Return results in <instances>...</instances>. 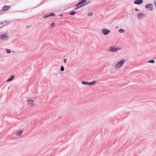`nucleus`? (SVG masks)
I'll return each instance as SVG.
<instances>
[{
  "mask_svg": "<svg viewBox=\"0 0 156 156\" xmlns=\"http://www.w3.org/2000/svg\"><path fill=\"white\" fill-rule=\"evenodd\" d=\"M119 31L121 33H123L125 32V30L122 29H119Z\"/></svg>",
  "mask_w": 156,
  "mask_h": 156,
  "instance_id": "obj_15",
  "label": "nucleus"
},
{
  "mask_svg": "<svg viewBox=\"0 0 156 156\" xmlns=\"http://www.w3.org/2000/svg\"><path fill=\"white\" fill-rule=\"evenodd\" d=\"M148 62L149 63H154V61L153 60H151L149 61Z\"/></svg>",
  "mask_w": 156,
  "mask_h": 156,
  "instance_id": "obj_20",
  "label": "nucleus"
},
{
  "mask_svg": "<svg viewBox=\"0 0 156 156\" xmlns=\"http://www.w3.org/2000/svg\"><path fill=\"white\" fill-rule=\"evenodd\" d=\"M63 16V15L62 14H60L59 15V16L60 17H62V16Z\"/></svg>",
  "mask_w": 156,
  "mask_h": 156,
  "instance_id": "obj_24",
  "label": "nucleus"
},
{
  "mask_svg": "<svg viewBox=\"0 0 156 156\" xmlns=\"http://www.w3.org/2000/svg\"><path fill=\"white\" fill-rule=\"evenodd\" d=\"M63 62L64 63H66V59H64L63 60Z\"/></svg>",
  "mask_w": 156,
  "mask_h": 156,
  "instance_id": "obj_22",
  "label": "nucleus"
},
{
  "mask_svg": "<svg viewBox=\"0 0 156 156\" xmlns=\"http://www.w3.org/2000/svg\"><path fill=\"white\" fill-rule=\"evenodd\" d=\"M76 12L75 11H73L70 12L69 14L70 15H74L76 14Z\"/></svg>",
  "mask_w": 156,
  "mask_h": 156,
  "instance_id": "obj_16",
  "label": "nucleus"
},
{
  "mask_svg": "<svg viewBox=\"0 0 156 156\" xmlns=\"http://www.w3.org/2000/svg\"><path fill=\"white\" fill-rule=\"evenodd\" d=\"M50 16H55V14L54 13H51L50 14Z\"/></svg>",
  "mask_w": 156,
  "mask_h": 156,
  "instance_id": "obj_21",
  "label": "nucleus"
},
{
  "mask_svg": "<svg viewBox=\"0 0 156 156\" xmlns=\"http://www.w3.org/2000/svg\"><path fill=\"white\" fill-rule=\"evenodd\" d=\"M50 16V14L49 15H47V14H46V15H44V18H47V17H49Z\"/></svg>",
  "mask_w": 156,
  "mask_h": 156,
  "instance_id": "obj_19",
  "label": "nucleus"
},
{
  "mask_svg": "<svg viewBox=\"0 0 156 156\" xmlns=\"http://www.w3.org/2000/svg\"><path fill=\"white\" fill-rule=\"evenodd\" d=\"M135 10L136 11H138V9H136V8L135 9Z\"/></svg>",
  "mask_w": 156,
  "mask_h": 156,
  "instance_id": "obj_25",
  "label": "nucleus"
},
{
  "mask_svg": "<svg viewBox=\"0 0 156 156\" xmlns=\"http://www.w3.org/2000/svg\"><path fill=\"white\" fill-rule=\"evenodd\" d=\"M154 5L156 8V0H154Z\"/></svg>",
  "mask_w": 156,
  "mask_h": 156,
  "instance_id": "obj_23",
  "label": "nucleus"
},
{
  "mask_svg": "<svg viewBox=\"0 0 156 156\" xmlns=\"http://www.w3.org/2000/svg\"><path fill=\"white\" fill-rule=\"evenodd\" d=\"M145 15L142 13H139L137 14V17L139 19H141L142 18L145 17Z\"/></svg>",
  "mask_w": 156,
  "mask_h": 156,
  "instance_id": "obj_9",
  "label": "nucleus"
},
{
  "mask_svg": "<svg viewBox=\"0 0 156 156\" xmlns=\"http://www.w3.org/2000/svg\"><path fill=\"white\" fill-rule=\"evenodd\" d=\"M27 102L28 104L30 105L31 107L34 106L35 105V104L33 100L30 99H28L27 100Z\"/></svg>",
  "mask_w": 156,
  "mask_h": 156,
  "instance_id": "obj_7",
  "label": "nucleus"
},
{
  "mask_svg": "<svg viewBox=\"0 0 156 156\" xmlns=\"http://www.w3.org/2000/svg\"><path fill=\"white\" fill-rule=\"evenodd\" d=\"M143 2V0H136L134 2V4H140Z\"/></svg>",
  "mask_w": 156,
  "mask_h": 156,
  "instance_id": "obj_10",
  "label": "nucleus"
},
{
  "mask_svg": "<svg viewBox=\"0 0 156 156\" xmlns=\"http://www.w3.org/2000/svg\"><path fill=\"white\" fill-rule=\"evenodd\" d=\"M8 36L7 35L5 34H1L0 35V39H1L6 40L8 38Z\"/></svg>",
  "mask_w": 156,
  "mask_h": 156,
  "instance_id": "obj_4",
  "label": "nucleus"
},
{
  "mask_svg": "<svg viewBox=\"0 0 156 156\" xmlns=\"http://www.w3.org/2000/svg\"><path fill=\"white\" fill-rule=\"evenodd\" d=\"M125 62V60L124 59H121L119 62H118L115 66V69H119L121 67Z\"/></svg>",
  "mask_w": 156,
  "mask_h": 156,
  "instance_id": "obj_2",
  "label": "nucleus"
},
{
  "mask_svg": "<svg viewBox=\"0 0 156 156\" xmlns=\"http://www.w3.org/2000/svg\"><path fill=\"white\" fill-rule=\"evenodd\" d=\"M87 0H82L78 3L75 5V6H78L77 8L76 9H77L78 8L87 5L89 3L86 2Z\"/></svg>",
  "mask_w": 156,
  "mask_h": 156,
  "instance_id": "obj_1",
  "label": "nucleus"
},
{
  "mask_svg": "<svg viewBox=\"0 0 156 156\" xmlns=\"http://www.w3.org/2000/svg\"><path fill=\"white\" fill-rule=\"evenodd\" d=\"M6 52L7 53H9L11 52V50L8 49H6Z\"/></svg>",
  "mask_w": 156,
  "mask_h": 156,
  "instance_id": "obj_17",
  "label": "nucleus"
},
{
  "mask_svg": "<svg viewBox=\"0 0 156 156\" xmlns=\"http://www.w3.org/2000/svg\"><path fill=\"white\" fill-rule=\"evenodd\" d=\"M55 26V23L54 22H52L50 25V28H51L54 27Z\"/></svg>",
  "mask_w": 156,
  "mask_h": 156,
  "instance_id": "obj_14",
  "label": "nucleus"
},
{
  "mask_svg": "<svg viewBox=\"0 0 156 156\" xmlns=\"http://www.w3.org/2000/svg\"><path fill=\"white\" fill-rule=\"evenodd\" d=\"M82 83L83 84H84V85H94L95 84V81H93L92 82H90V83L83 81L82 82Z\"/></svg>",
  "mask_w": 156,
  "mask_h": 156,
  "instance_id": "obj_6",
  "label": "nucleus"
},
{
  "mask_svg": "<svg viewBox=\"0 0 156 156\" xmlns=\"http://www.w3.org/2000/svg\"><path fill=\"white\" fill-rule=\"evenodd\" d=\"M22 133H23V131L20 130L19 132H17L16 133V136H20V135H21L22 134Z\"/></svg>",
  "mask_w": 156,
  "mask_h": 156,
  "instance_id": "obj_13",
  "label": "nucleus"
},
{
  "mask_svg": "<svg viewBox=\"0 0 156 156\" xmlns=\"http://www.w3.org/2000/svg\"><path fill=\"white\" fill-rule=\"evenodd\" d=\"M153 5L152 4H148L145 5V7L147 9H149L151 11L153 9Z\"/></svg>",
  "mask_w": 156,
  "mask_h": 156,
  "instance_id": "obj_8",
  "label": "nucleus"
},
{
  "mask_svg": "<svg viewBox=\"0 0 156 156\" xmlns=\"http://www.w3.org/2000/svg\"><path fill=\"white\" fill-rule=\"evenodd\" d=\"M10 8V7L9 6L5 5L3 7L2 10L4 11H6L8 10Z\"/></svg>",
  "mask_w": 156,
  "mask_h": 156,
  "instance_id": "obj_11",
  "label": "nucleus"
},
{
  "mask_svg": "<svg viewBox=\"0 0 156 156\" xmlns=\"http://www.w3.org/2000/svg\"><path fill=\"white\" fill-rule=\"evenodd\" d=\"M64 70V68L63 66H62L60 68V70L62 71H63Z\"/></svg>",
  "mask_w": 156,
  "mask_h": 156,
  "instance_id": "obj_18",
  "label": "nucleus"
},
{
  "mask_svg": "<svg viewBox=\"0 0 156 156\" xmlns=\"http://www.w3.org/2000/svg\"><path fill=\"white\" fill-rule=\"evenodd\" d=\"M110 30L107 29H104L102 30V32L104 35H106L110 33Z\"/></svg>",
  "mask_w": 156,
  "mask_h": 156,
  "instance_id": "obj_5",
  "label": "nucleus"
},
{
  "mask_svg": "<svg viewBox=\"0 0 156 156\" xmlns=\"http://www.w3.org/2000/svg\"><path fill=\"white\" fill-rule=\"evenodd\" d=\"M14 78V76L12 75L10 78H9V79H8V80H7V82H9V81H10L12 80Z\"/></svg>",
  "mask_w": 156,
  "mask_h": 156,
  "instance_id": "obj_12",
  "label": "nucleus"
},
{
  "mask_svg": "<svg viewBox=\"0 0 156 156\" xmlns=\"http://www.w3.org/2000/svg\"><path fill=\"white\" fill-rule=\"evenodd\" d=\"M121 48H116L113 46L110 47L109 48L108 51L111 52H115L118 50L121 49Z\"/></svg>",
  "mask_w": 156,
  "mask_h": 156,
  "instance_id": "obj_3",
  "label": "nucleus"
}]
</instances>
